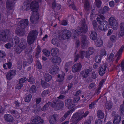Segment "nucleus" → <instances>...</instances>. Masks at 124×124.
Returning <instances> with one entry per match:
<instances>
[{
  "instance_id": "1",
  "label": "nucleus",
  "mask_w": 124,
  "mask_h": 124,
  "mask_svg": "<svg viewBox=\"0 0 124 124\" xmlns=\"http://www.w3.org/2000/svg\"><path fill=\"white\" fill-rule=\"evenodd\" d=\"M30 2L29 1H26L23 3L24 7L28 10L30 8L33 12L31 16L30 20L32 23H35L39 19V15L37 11L39 8V6L37 2L33 1L30 5Z\"/></svg>"
},
{
  "instance_id": "2",
  "label": "nucleus",
  "mask_w": 124,
  "mask_h": 124,
  "mask_svg": "<svg viewBox=\"0 0 124 124\" xmlns=\"http://www.w3.org/2000/svg\"><path fill=\"white\" fill-rule=\"evenodd\" d=\"M94 51V49L92 47H90L88 50L86 51H80L79 54H75L74 55V60L75 62L77 61L79 58L83 59L84 57L86 58H89L90 56L92 54Z\"/></svg>"
},
{
  "instance_id": "3",
  "label": "nucleus",
  "mask_w": 124,
  "mask_h": 124,
  "mask_svg": "<svg viewBox=\"0 0 124 124\" xmlns=\"http://www.w3.org/2000/svg\"><path fill=\"white\" fill-rule=\"evenodd\" d=\"M81 23V28L78 27L76 30L74 29L72 30V31L74 33L73 39H76L77 37L78 36V35H80L82 33H86L87 31V27L85 23V20L84 19H83Z\"/></svg>"
},
{
  "instance_id": "4",
  "label": "nucleus",
  "mask_w": 124,
  "mask_h": 124,
  "mask_svg": "<svg viewBox=\"0 0 124 124\" xmlns=\"http://www.w3.org/2000/svg\"><path fill=\"white\" fill-rule=\"evenodd\" d=\"M105 19L104 17L102 15H99L96 20L98 23L100 24L98 26L97 29L101 31H105L107 29L106 24L108 23L107 21H103Z\"/></svg>"
},
{
  "instance_id": "5",
  "label": "nucleus",
  "mask_w": 124,
  "mask_h": 124,
  "mask_svg": "<svg viewBox=\"0 0 124 124\" xmlns=\"http://www.w3.org/2000/svg\"><path fill=\"white\" fill-rule=\"evenodd\" d=\"M84 113V111H81L80 113H76L74 114L73 115L70 120L71 121H75L78 123L80 120L82 119L84 117H85L89 114V112L87 111Z\"/></svg>"
},
{
  "instance_id": "6",
  "label": "nucleus",
  "mask_w": 124,
  "mask_h": 124,
  "mask_svg": "<svg viewBox=\"0 0 124 124\" xmlns=\"http://www.w3.org/2000/svg\"><path fill=\"white\" fill-rule=\"evenodd\" d=\"M38 34V32L36 30H32L29 32L27 39L28 44L31 45L34 43L37 39Z\"/></svg>"
},
{
  "instance_id": "7",
  "label": "nucleus",
  "mask_w": 124,
  "mask_h": 124,
  "mask_svg": "<svg viewBox=\"0 0 124 124\" xmlns=\"http://www.w3.org/2000/svg\"><path fill=\"white\" fill-rule=\"evenodd\" d=\"M51 105L53 108H54L55 109L59 110L62 108L64 106V103L62 101H60L58 99H55L53 101Z\"/></svg>"
},
{
  "instance_id": "8",
  "label": "nucleus",
  "mask_w": 124,
  "mask_h": 124,
  "mask_svg": "<svg viewBox=\"0 0 124 124\" xmlns=\"http://www.w3.org/2000/svg\"><path fill=\"white\" fill-rule=\"evenodd\" d=\"M108 23L112 29L115 31L117 30L118 27V24L114 17H110L108 19Z\"/></svg>"
},
{
  "instance_id": "9",
  "label": "nucleus",
  "mask_w": 124,
  "mask_h": 124,
  "mask_svg": "<svg viewBox=\"0 0 124 124\" xmlns=\"http://www.w3.org/2000/svg\"><path fill=\"white\" fill-rule=\"evenodd\" d=\"M32 123L33 124H43V120L39 116L32 117L31 118Z\"/></svg>"
},
{
  "instance_id": "10",
  "label": "nucleus",
  "mask_w": 124,
  "mask_h": 124,
  "mask_svg": "<svg viewBox=\"0 0 124 124\" xmlns=\"http://www.w3.org/2000/svg\"><path fill=\"white\" fill-rule=\"evenodd\" d=\"M15 4L14 0H8L6 4V7L8 10L11 11L14 8Z\"/></svg>"
},
{
  "instance_id": "11",
  "label": "nucleus",
  "mask_w": 124,
  "mask_h": 124,
  "mask_svg": "<svg viewBox=\"0 0 124 124\" xmlns=\"http://www.w3.org/2000/svg\"><path fill=\"white\" fill-rule=\"evenodd\" d=\"M71 33L70 31L67 30H65L62 31V38L63 39H69L71 37Z\"/></svg>"
},
{
  "instance_id": "12",
  "label": "nucleus",
  "mask_w": 124,
  "mask_h": 124,
  "mask_svg": "<svg viewBox=\"0 0 124 124\" xmlns=\"http://www.w3.org/2000/svg\"><path fill=\"white\" fill-rule=\"evenodd\" d=\"M112 116H114L113 123L114 124H118L121 120V116L119 115L116 114L115 112H113Z\"/></svg>"
},
{
  "instance_id": "13",
  "label": "nucleus",
  "mask_w": 124,
  "mask_h": 124,
  "mask_svg": "<svg viewBox=\"0 0 124 124\" xmlns=\"http://www.w3.org/2000/svg\"><path fill=\"white\" fill-rule=\"evenodd\" d=\"M29 24L28 20L27 19H23L18 23L19 27H22L23 29H24Z\"/></svg>"
},
{
  "instance_id": "14",
  "label": "nucleus",
  "mask_w": 124,
  "mask_h": 124,
  "mask_svg": "<svg viewBox=\"0 0 124 124\" xmlns=\"http://www.w3.org/2000/svg\"><path fill=\"white\" fill-rule=\"evenodd\" d=\"M82 65L79 63L74 64L72 67V71L73 72H76L79 71L81 70Z\"/></svg>"
},
{
  "instance_id": "15",
  "label": "nucleus",
  "mask_w": 124,
  "mask_h": 124,
  "mask_svg": "<svg viewBox=\"0 0 124 124\" xmlns=\"http://www.w3.org/2000/svg\"><path fill=\"white\" fill-rule=\"evenodd\" d=\"M92 71L88 69H86L81 72L80 74L83 78H86L90 75V72Z\"/></svg>"
},
{
  "instance_id": "16",
  "label": "nucleus",
  "mask_w": 124,
  "mask_h": 124,
  "mask_svg": "<svg viewBox=\"0 0 124 124\" xmlns=\"http://www.w3.org/2000/svg\"><path fill=\"white\" fill-rule=\"evenodd\" d=\"M65 105L69 109H71L75 106V104L73 102H72V100L70 99L65 100Z\"/></svg>"
},
{
  "instance_id": "17",
  "label": "nucleus",
  "mask_w": 124,
  "mask_h": 124,
  "mask_svg": "<svg viewBox=\"0 0 124 124\" xmlns=\"http://www.w3.org/2000/svg\"><path fill=\"white\" fill-rule=\"evenodd\" d=\"M16 74V71L15 70H12L9 71L8 72L6 77L7 79L10 80L12 79Z\"/></svg>"
},
{
  "instance_id": "18",
  "label": "nucleus",
  "mask_w": 124,
  "mask_h": 124,
  "mask_svg": "<svg viewBox=\"0 0 124 124\" xmlns=\"http://www.w3.org/2000/svg\"><path fill=\"white\" fill-rule=\"evenodd\" d=\"M58 116L56 115H51L49 118V122L51 124H54L57 121Z\"/></svg>"
},
{
  "instance_id": "19",
  "label": "nucleus",
  "mask_w": 124,
  "mask_h": 124,
  "mask_svg": "<svg viewBox=\"0 0 124 124\" xmlns=\"http://www.w3.org/2000/svg\"><path fill=\"white\" fill-rule=\"evenodd\" d=\"M82 48L84 49L86 47L88 44L87 41L86 37L85 36H83L82 37Z\"/></svg>"
},
{
  "instance_id": "20",
  "label": "nucleus",
  "mask_w": 124,
  "mask_h": 124,
  "mask_svg": "<svg viewBox=\"0 0 124 124\" xmlns=\"http://www.w3.org/2000/svg\"><path fill=\"white\" fill-rule=\"evenodd\" d=\"M24 29H23L22 27H19L18 24V27L16 29L15 32L16 34L19 36H21L24 35Z\"/></svg>"
},
{
  "instance_id": "21",
  "label": "nucleus",
  "mask_w": 124,
  "mask_h": 124,
  "mask_svg": "<svg viewBox=\"0 0 124 124\" xmlns=\"http://www.w3.org/2000/svg\"><path fill=\"white\" fill-rule=\"evenodd\" d=\"M24 29H23L22 27H19L18 24V27L16 29L15 32L16 34L19 36H21L24 35Z\"/></svg>"
},
{
  "instance_id": "22",
  "label": "nucleus",
  "mask_w": 124,
  "mask_h": 124,
  "mask_svg": "<svg viewBox=\"0 0 124 124\" xmlns=\"http://www.w3.org/2000/svg\"><path fill=\"white\" fill-rule=\"evenodd\" d=\"M107 66L105 64H104L100 67L99 70V73L101 76H103L105 73Z\"/></svg>"
},
{
  "instance_id": "23",
  "label": "nucleus",
  "mask_w": 124,
  "mask_h": 124,
  "mask_svg": "<svg viewBox=\"0 0 124 124\" xmlns=\"http://www.w3.org/2000/svg\"><path fill=\"white\" fill-rule=\"evenodd\" d=\"M50 60L53 63L58 64H60L61 62V58L59 57L54 56L51 58Z\"/></svg>"
},
{
  "instance_id": "24",
  "label": "nucleus",
  "mask_w": 124,
  "mask_h": 124,
  "mask_svg": "<svg viewBox=\"0 0 124 124\" xmlns=\"http://www.w3.org/2000/svg\"><path fill=\"white\" fill-rule=\"evenodd\" d=\"M59 70V68L58 66L53 65L50 68L49 72L51 74H54Z\"/></svg>"
},
{
  "instance_id": "25",
  "label": "nucleus",
  "mask_w": 124,
  "mask_h": 124,
  "mask_svg": "<svg viewBox=\"0 0 124 124\" xmlns=\"http://www.w3.org/2000/svg\"><path fill=\"white\" fill-rule=\"evenodd\" d=\"M7 40L6 32L5 31H3L0 34V41L6 42Z\"/></svg>"
},
{
  "instance_id": "26",
  "label": "nucleus",
  "mask_w": 124,
  "mask_h": 124,
  "mask_svg": "<svg viewBox=\"0 0 124 124\" xmlns=\"http://www.w3.org/2000/svg\"><path fill=\"white\" fill-rule=\"evenodd\" d=\"M59 49L56 47L52 48L51 51V54L53 56L58 55L59 54Z\"/></svg>"
},
{
  "instance_id": "27",
  "label": "nucleus",
  "mask_w": 124,
  "mask_h": 124,
  "mask_svg": "<svg viewBox=\"0 0 124 124\" xmlns=\"http://www.w3.org/2000/svg\"><path fill=\"white\" fill-rule=\"evenodd\" d=\"M22 42H21L20 45L18 46L23 51L27 47V45L25 43V40L24 39H21Z\"/></svg>"
},
{
  "instance_id": "28",
  "label": "nucleus",
  "mask_w": 124,
  "mask_h": 124,
  "mask_svg": "<svg viewBox=\"0 0 124 124\" xmlns=\"http://www.w3.org/2000/svg\"><path fill=\"white\" fill-rule=\"evenodd\" d=\"M4 117L6 121L9 122H13L14 121L13 117L10 115H5Z\"/></svg>"
},
{
  "instance_id": "29",
  "label": "nucleus",
  "mask_w": 124,
  "mask_h": 124,
  "mask_svg": "<svg viewBox=\"0 0 124 124\" xmlns=\"http://www.w3.org/2000/svg\"><path fill=\"white\" fill-rule=\"evenodd\" d=\"M65 75L64 73H62V74H59L58 76L56 81L59 82H62L64 79Z\"/></svg>"
},
{
  "instance_id": "30",
  "label": "nucleus",
  "mask_w": 124,
  "mask_h": 124,
  "mask_svg": "<svg viewBox=\"0 0 124 124\" xmlns=\"http://www.w3.org/2000/svg\"><path fill=\"white\" fill-rule=\"evenodd\" d=\"M52 43L53 45L57 47H59L60 46V41L57 39H53L52 40Z\"/></svg>"
},
{
  "instance_id": "31",
  "label": "nucleus",
  "mask_w": 124,
  "mask_h": 124,
  "mask_svg": "<svg viewBox=\"0 0 124 124\" xmlns=\"http://www.w3.org/2000/svg\"><path fill=\"white\" fill-rule=\"evenodd\" d=\"M20 41V39L18 37L16 36L14 37L12 39V45L15 44L17 45H18Z\"/></svg>"
},
{
  "instance_id": "32",
  "label": "nucleus",
  "mask_w": 124,
  "mask_h": 124,
  "mask_svg": "<svg viewBox=\"0 0 124 124\" xmlns=\"http://www.w3.org/2000/svg\"><path fill=\"white\" fill-rule=\"evenodd\" d=\"M97 33L95 31H92L90 35V38L93 40H95L97 38Z\"/></svg>"
},
{
  "instance_id": "33",
  "label": "nucleus",
  "mask_w": 124,
  "mask_h": 124,
  "mask_svg": "<svg viewBox=\"0 0 124 124\" xmlns=\"http://www.w3.org/2000/svg\"><path fill=\"white\" fill-rule=\"evenodd\" d=\"M97 115L99 118L103 119L104 117V114L103 112L101 110H99L97 112Z\"/></svg>"
},
{
  "instance_id": "34",
  "label": "nucleus",
  "mask_w": 124,
  "mask_h": 124,
  "mask_svg": "<svg viewBox=\"0 0 124 124\" xmlns=\"http://www.w3.org/2000/svg\"><path fill=\"white\" fill-rule=\"evenodd\" d=\"M84 8L86 11H88L90 9V4L87 0H85V1Z\"/></svg>"
},
{
  "instance_id": "35",
  "label": "nucleus",
  "mask_w": 124,
  "mask_h": 124,
  "mask_svg": "<svg viewBox=\"0 0 124 124\" xmlns=\"http://www.w3.org/2000/svg\"><path fill=\"white\" fill-rule=\"evenodd\" d=\"M124 48V45L122 46L120 49L117 52L116 56H118L117 57L120 58L121 56L122 52L123 51V49Z\"/></svg>"
},
{
  "instance_id": "36",
  "label": "nucleus",
  "mask_w": 124,
  "mask_h": 124,
  "mask_svg": "<svg viewBox=\"0 0 124 124\" xmlns=\"http://www.w3.org/2000/svg\"><path fill=\"white\" fill-rule=\"evenodd\" d=\"M44 78L47 82L49 81L52 78L51 75L48 73H45L44 76Z\"/></svg>"
},
{
  "instance_id": "37",
  "label": "nucleus",
  "mask_w": 124,
  "mask_h": 124,
  "mask_svg": "<svg viewBox=\"0 0 124 124\" xmlns=\"http://www.w3.org/2000/svg\"><path fill=\"white\" fill-rule=\"evenodd\" d=\"M52 103L51 102H49L46 103L42 108L41 110L42 111H45L48 109V108L50 105H51Z\"/></svg>"
},
{
  "instance_id": "38",
  "label": "nucleus",
  "mask_w": 124,
  "mask_h": 124,
  "mask_svg": "<svg viewBox=\"0 0 124 124\" xmlns=\"http://www.w3.org/2000/svg\"><path fill=\"white\" fill-rule=\"evenodd\" d=\"M103 43L101 39H98L96 42V46L97 47H101Z\"/></svg>"
},
{
  "instance_id": "39",
  "label": "nucleus",
  "mask_w": 124,
  "mask_h": 124,
  "mask_svg": "<svg viewBox=\"0 0 124 124\" xmlns=\"http://www.w3.org/2000/svg\"><path fill=\"white\" fill-rule=\"evenodd\" d=\"M72 64L71 62H68L66 63L64 68L66 72H67L68 71L69 69L70 66Z\"/></svg>"
},
{
  "instance_id": "40",
  "label": "nucleus",
  "mask_w": 124,
  "mask_h": 124,
  "mask_svg": "<svg viewBox=\"0 0 124 124\" xmlns=\"http://www.w3.org/2000/svg\"><path fill=\"white\" fill-rule=\"evenodd\" d=\"M95 4L96 7L98 8H100L101 7L102 4V2L100 0H95Z\"/></svg>"
},
{
  "instance_id": "41",
  "label": "nucleus",
  "mask_w": 124,
  "mask_h": 124,
  "mask_svg": "<svg viewBox=\"0 0 124 124\" xmlns=\"http://www.w3.org/2000/svg\"><path fill=\"white\" fill-rule=\"evenodd\" d=\"M120 113L122 116H124V106L121 105L120 108Z\"/></svg>"
},
{
  "instance_id": "42",
  "label": "nucleus",
  "mask_w": 124,
  "mask_h": 124,
  "mask_svg": "<svg viewBox=\"0 0 124 124\" xmlns=\"http://www.w3.org/2000/svg\"><path fill=\"white\" fill-rule=\"evenodd\" d=\"M72 110H70L67 111L63 116L62 118V121L64 120L72 112Z\"/></svg>"
},
{
  "instance_id": "43",
  "label": "nucleus",
  "mask_w": 124,
  "mask_h": 124,
  "mask_svg": "<svg viewBox=\"0 0 124 124\" xmlns=\"http://www.w3.org/2000/svg\"><path fill=\"white\" fill-rule=\"evenodd\" d=\"M32 98L31 94H30L27 95L24 98V101L25 102H29L31 100Z\"/></svg>"
},
{
  "instance_id": "44",
  "label": "nucleus",
  "mask_w": 124,
  "mask_h": 124,
  "mask_svg": "<svg viewBox=\"0 0 124 124\" xmlns=\"http://www.w3.org/2000/svg\"><path fill=\"white\" fill-rule=\"evenodd\" d=\"M14 51L16 53L18 54H20L23 51L21 48H20L19 46L17 47H15L14 48Z\"/></svg>"
},
{
  "instance_id": "45",
  "label": "nucleus",
  "mask_w": 124,
  "mask_h": 124,
  "mask_svg": "<svg viewBox=\"0 0 124 124\" xmlns=\"http://www.w3.org/2000/svg\"><path fill=\"white\" fill-rule=\"evenodd\" d=\"M36 88L34 85H32L31 87L30 90V93H32L36 92Z\"/></svg>"
},
{
  "instance_id": "46",
  "label": "nucleus",
  "mask_w": 124,
  "mask_h": 124,
  "mask_svg": "<svg viewBox=\"0 0 124 124\" xmlns=\"http://www.w3.org/2000/svg\"><path fill=\"white\" fill-rule=\"evenodd\" d=\"M112 104L110 102H107L106 103L105 105V107L106 108L109 109L112 108Z\"/></svg>"
},
{
  "instance_id": "47",
  "label": "nucleus",
  "mask_w": 124,
  "mask_h": 124,
  "mask_svg": "<svg viewBox=\"0 0 124 124\" xmlns=\"http://www.w3.org/2000/svg\"><path fill=\"white\" fill-rule=\"evenodd\" d=\"M28 81L31 84H33L35 82V79L33 77H29L27 79Z\"/></svg>"
},
{
  "instance_id": "48",
  "label": "nucleus",
  "mask_w": 124,
  "mask_h": 124,
  "mask_svg": "<svg viewBox=\"0 0 124 124\" xmlns=\"http://www.w3.org/2000/svg\"><path fill=\"white\" fill-rule=\"evenodd\" d=\"M49 93V91L47 90H45L41 93V95L42 97H44L47 95Z\"/></svg>"
},
{
  "instance_id": "49",
  "label": "nucleus",
  "mask_w": 124,
  "mask_h": 124,
  "mask_svg": "<svg viewBox=\"0 0 124 124\" xmlns=\"http://www.w3.org/2000/svg\"><path fill=\"white\" fill-rule=\"evenodd\" d=\"M43 52L44 54L46 56H48L50 54L49 51L47 50L46 49L43 50Z\"/></svg>"
},
{
  "instance_id": "50",
  "label": "nucleus",
  "mask_w": 124,
  "mask_h": 124,
  "mask_svg": "<svg viewBox=\"0 0 124 124\" xmlns=\"http://www.w3.org/2000/svg\"><path fill=\"white\" fill-rule=\"evenodd\" d=\"M109 10V8L107 6H105L103 8V11H102L101 12L99 10V12L101 13H102L103 14L104 12H106L108 11Z\"/></svg>"
},
{
  "instance_id": "51",
  "label": "nucleus",
  "mask_w": 124,
  "mask_h": 124,
  "mask_svg": "<svg viewBox=\"0 0 124 124\" xmlns=\"http://www.w3.org/2000/svg\"><path fill=\"white\" fill-rule=\"evenodd\" d=\"M27 80V78L26 77H24L20 79L19 80V82L22 84H23V83H24Z\"/></svg>"
},
{
  "instance_id": "52",
  "label": "nucleus",
  "mask_w": 124,
  "mask_h": 124,
  "mask_svg": "<svg viewBox=\"0 0 124 124\" xmlns=\"http://www.w3.org/2000/svg\"><path fill=\"white\" fill-rule=\"evenodd\" d=\"M23 86V84H22L19 82V83L17 84L16 85V88L17 89H20Z\"/></svg>"
},
{
  "instance_id": "53",
  "label": "nucleus",
  "mask_w": 124,
  "mask_h": 124,
  "mask_svg": "<svg viewBox=\"0 0 124 124\" xmlns=\"http://www.w3.org/2000/svg\"><path fill=\"white\" fill-rule=\"evenodd\" d=\"M93 25L94 29L95 30L97 29L98 26L97 24L96 21L95 20H93Z\"/></svg>"
},
{
  "instance_id": "54",
  "label": "nucleus",
  "mask_w": 124,
  "mask_h": 124,
  "mask_svg": "<svg viewBox=\"0 0 124 124\" xmlns=\"http://www.w3.org/2000/svg\"><path fill=\"white\" fill-rule=\"evenodd\" d=\"M95 60L96 62H100L101 59V56L99 55H97L95 57Z\"/></svg>"
},
{
  "instance_id": "55",
  "label": "nucleus",
  "mask_w": 124,
  "mask_h": 124,
  "mask_svg": "<svg viewBox=\"0 0 124 124\" xmlns=\"http://www.w3.org/2000/svg\"><path fill=\"white\" fill-rule=\"evenodd\" d=\"M41 52L40 47L39 46H38L37 48V52L36 54V56L38 55Z\"/></svg>"
},
{
  "instance_id": "56",
  "label": "nucleus",
  "mask_w": 124,
  "mask_h": 124,
  "mask_svg": "<svg viewBox=\"0 0 124 124\" xmlns=\"http://www.w3.org/2000/svg\"><path fill=\"white\" fill-rule=\"evenodd\" d=\"M6 54L4 51L0 50V59L3 57Z\"/></svg>"
},
{
  "instance_id": "57",
  "label": "nucleus",
  "mask_w": 124,
  "mask_h": 124,
  "mask_svg": "<svg viewBox=\"0 0 124 124\" xmlns=\"http://www.w3.org/2000/svg\"><path fill=\"white\" fill-rule=\"evenodd\" d=\"M101 87V86H98V88L96 90L95 94H98L100 92V90Z\"/></svg>"
},
{
  "instance_id": "58",
  "label": "nucleus",
  "mask_w": 124,
  "mask_h": 124,
  "mask_svg": "<svg viewBox=\"0 0 124 124\" xmlns=\"http://www.w3.org/2000/svg\"><path fill=\"white\" fill-rule=\"evenodd\" d=\"M97 102V101H95L93 102H92L89 105V108L90 109H91L93 107L94 105L96 104V103Z\"/></svg>"
},
{
  "instance_id": "59",
  "label": "nucleus",
  "mask_w": 124,
  "mask_h": 124,
  "mask_svg": "<svg viewBox=\"0 0 124 124\" xmlns=\"http://www.w3.org/2000/svg\"><path fill=\"white\" fill-rule=\"evenodd\" d=\"M80 97L78 96H77L74 98L73 100V103H77L79 100Z\"/></svg>"
},
{
  "instance_id": "60",
  "label": "nucleus",
  "mask_w": 124,
  "mask_h": 124,
  "mask_svg": "<svg viewBox=\"0 0 124 124\" xmlns=\"http://www.w3.org/2000/svg\"><path fill=\"white\" fill-rule=\"evenodd\" d=\"M95 86V84L94 83H91L89 85L88 87L89 89H91L93 88Z\"/></svg>"
},
{
  "instance_id": "61",
  "label": "nucleus",
  "mask_w": 124,
  "mask_h": 124,
  "mask_svg": "<svg viewBox=\"0 0 124 124\" xmlns=\"http://www.w3.org/2000/svg\"><path fill=\"white\" fill-rule=\"evenodd\" d=\"M116 39V36L114 35H112L110 37V40L111 41L113 42Z\"/></svg>"
},
{
  "instance_id": "62",
  "label": "nucleus",
  "mask_w": 124,
  "mask_h": 124,
  "mask_svg": "<svg viewBox=\"0 0 124 124\" xmlns=\"http://www.w3.org/2000/svg\"><path fill=\"white\" fill-rule=\"evenodd\" d=\"M11 114L15 117H16L17 115H18V113L17 111L12 110L11 111Z\"/></svg>"
},
{
  "instance_id": "63",
  "label": "nucleus",
  "mask_w": 124,
  "mask_h": 124,
  "mask_svg": "<svg viewBox=\"0 0 124 124\" xmlns=\"http://www.w3.org/2000/svg\"><path fill=\"white\" fill-rule=\"evenodd\" d=\"M28 62L29 64L31 63L32 61V58L31 55H30L27 59Z\"/></svg>"
},
{
  "instance_id": "64",
  "label": "nucleus",
  "mask_w": 124,
  "mask_h": 124,
  "mask_svg": "<svg viewBox=\"0 0 124 124\" xmlns=\"http://www.w3.org/2000/svg\"><path fill=\"white\" fill-rule=\"evenodd\" d=\"M22 67V63L21 62H18L17 63V67L19 69H20Z\"/></svg>"
}]
</instances>
